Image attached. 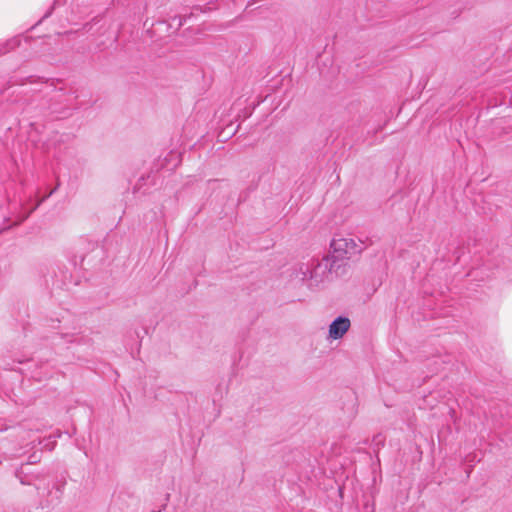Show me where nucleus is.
Segmentation results:
<instances>
[{"label": "nucleus", "mask_w": 512, "mask_h": 512, "mask_svg": "<svg viewBox=\"0 0 512 512\" xmlns=\"http://www.w3.org/2000/svg\"><path fill=\"white\" fill-rule=\"evenodd\" d=\"M331 254L321 260H312L299 266L296 277L307 286H318L347 274V260L363 251V243L353 238H333L330 243Z\"/></svg>", "instance_id": "nucleus-1"}, {"label": "nucleus", "mask_w": 512, "mask_h": 512, "mask_svg": "<svg viewBox=\"0 0 512 512\" xmlns=\"http://www.w3.org/2000/svg\"><path fill=\"white\" fill-rule=\"evenodd\" d=\"M350 325L351 323L348 318L338 317L329 326V337L332 339L342 338L349 330Z\"/></svg>", "instance_id": "nucleus-2"}, {"label": "nucleus", "mask_w": 512, "mask_h": 512, "mask_svg": "<svg viewBox=\"0 0 512 512\" xmlns=\"http://www.w3.org/2000/svg\"><path fill=\"white\" fill-rule=\"evenodd\" d=\"M7 51H8V49H7V48H4V49H3V53H6Z\"/></svg>", "instance_id": "nucleus-3"}]
</instances>
